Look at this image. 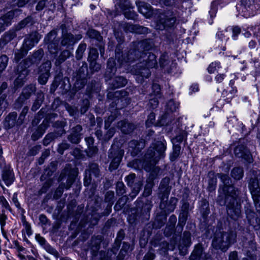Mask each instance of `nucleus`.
I'll return each mask as SVG.
<instances>
[{"instance_id": "obj_1", "label": "nucleus", "mask_w": 260, "mask_h": 260, "mask_svg": "<svg viewBox=\"0 0 260 260\" xmlns=\"http://www.w3.org/2000/svg\"><path fill=\"white\" fill-rule=\"evenodd\" d=\"M224 184L222 191L225 194V201L223 204L227 206V212L232 218L236 220L241 214V205L236 200V194L233 186L230 185L231 179L226 174H218Z\"/></svg>"}, {"instance_id": "obj_2", "label": "nucleus", "mask_w": 260, "mask_h": 260, "mask_svg": "<svg viewBox=\"0 0 260 260\" xmlns=\"http://www.w3.org/2000/svg\"><path fill=\"white\" fill-rule=\"evenodd\" d=\"M236 234L234 232H224L216 231L212 241V245L216 249L225 251L230 245L236 241Z\"/></svg>"}, {"instance_id": "obj_3", "label": "nucleus", "mask_w": 260, "mask_h": 260, "mask_svg": "<svg viewBox=\"0 0 260 260\" xmlns=\"http://www.w3.org/2000/svg\"><path fill=\"white\" fill-rule=\"evenodd\" d=\"M166 148L165 141H157L152 144L145 154L146 163L149 162L152 166L155 165L165 157Z\"/></svg>"}, {"instance_id": "obj_4", "label": "nucleus", "mask_w": 260, "mask_h": 260, "mask_svg": "<svg viewBox=\"0 0 260 260\" xmlns=\"http://www.w3.org/2000/svg\"><path fill=\"white\" fill-rule=\"evenodd\" d=\"M242 13L245 17L254 16L260 10V0H241Z\"/></svg>"}, {"instance_id": "obj_5", "label": "nucleus", "mask_w": 260, "mask_h": 260, "mask_svg": "<svg viewBox=\"0 0 260 260\" xmlns=\"http://www.w3.org/2000/svg\"><path fill=\"white\" fill-rule=\"evenodd\" d=\"M145 56L147 57V59L145 60V62L143 63L145 64V67L140 69L138 74L143 78H147L150 75L149 68H154L157 64V61L156 56L154 54L149 53L148 55L145 54Z\"/></svg>"}, {"instance_id": "obj_6", "label": "nucleus", "mask_w": 260, "mask_h": 260, "mask_svg": "<svg viewBox=\"0 0 260 260\" xmlns=\"http://www.w3.org/2000/svg\"><path fill=\"white\" fill-rule=\"evenodd\" d=\"M51 68V62L46 61L43 63L39 68V82L40 84L44 85L47 82L49 76V71Z\"/></svg>"}, {"instance_id": "obj_7", "label": "nucleus", "mask_w": 260, "mask_h": 260, "mask_svg": "<svg viewBox=\"0 0 260 260\" xmlns=\"http://www.w3.org/2000/svg\"><path fill=\"white\" fill-rule=\"evenodd\" d=\"M123 153V151L120 150H114L112 149L110 150L109 157L113 158L109 167L110 171L117 168L122 157Z\"/></svg>"}, {"instance_id": "obj_8", "label": "nucleus", "mask_w": 260, "mask_h": 260, "mask_svg": "<svg viewBox=\"0 0 260 260\" xmlns=\"http://www.w3.org/2000/svg\"><path fill=\"white\" fill-rule=\"evenodd\" d=\"M145 147L144 140H133L129 142L128 151L133 156L136 155Z\"/></svg>"}, {"instance_id": "obj_9", "label": "nucleus", "mask_w": 260, "mask_h": 260, "mask_svg": "<svg viewBox=\"0 0 260 260\" xmlns=\"http://www.w3.org/2000/svg\"><path fill=\"white\" fill-rule=\"evenodd\" d=\"M190 260H211V258L209 255L203 253L202 247L198 245L192 252Z\"/></svg>"}, {"instance_id": "obj_10", "label": "nucleus", "mask_w": 260, "mask_h": 260, "mask_svg": "<svg viewBox=\"0 0 260 260\" xmlns=\"http://www.w3.org/2000/svg\"><path fill=\"white\" fill-rule=\"evenodd\" d=\"M135 177V174H131L125 178L127 185L132 187V193L134 194L133 196H135L138 193L142 186V183L140 181L134 184Z\"/></svg>"}, {"instance_id": "obj_11", "label": "nucleus", "mask_w": 260, "mask_h": 260, "mask_svg": "<svg viewBox=\"0 0 260 260\" xmlns=\"http://www.w3.org/2000/svg\"><path fill=\"white\" fill-rule=\"evenodd\" d=\"M119 7L123 12L125 17L128 19H135L137 17V14L131 7L130 3L128 1H125L123 5L120 4Z\"/></svg>"}, {"instance_id": "obj_12", "label": "nucleus", "mask_w": 260, "mask_h": 260, "mask_svg": "<svg viewBox=\"0 0 260 260\" xmlns=\"http://www.w3.org/2000/svg\"><path fill=\"white\" fill-rule=\"evenodd\" d=\"M41 39V36L37 32L30 34L28 38L25 40L23 44V47L28 49H31L34 45L38 43Z\"/></svg>"}, {"instance_id": "obj_13", "label": "nucleus", "mask_w": 260, "mask_h": 260, "mask_svg": "<svg viewBox=\"0 0 260 260\" xmlns=\"http://www.w3.org/2000/svg\"><path fill=\"white\" fill-rule=\"evenodd\" d=\"M137 6L139 12L147 18H149L153 14V11L150 5L144 2H137Z\"/></svg>"}, {"instance_id": "obj_14", "label": "nucleus", "mask_w": 260, "mask_h": 260, "mask_svg": "<svg viewBox=\"0 0 260 260\" xmlns=\"http://www.w3.org/2000/svg\"><path fill=\"white\" fill-rule=\"evenodd\" d=\"M236 156L238 157H242L246 159H250L249 152L245 149L243 146L236 147L234 150Z\"/></svg>"}, {"instance_id": "obj_15", "label": "nucleus", "mask_w": 260, "mask_h": 260, "mask_svg": "<svg viewBox=\"0 0 260 260\" xmlns=\"http://www.w3.org/2000/svg\"><path fill=\"white\" fill-rule=\"evenodd\" d=\"M28 74V71L25 67L24 69L19 71L18 76L15 81V85L17 86H21L25 80L26 77Z\"/></svg>"}, {"instance_id": "obj_16", "label": "nucleus", "mask_w": 260, "mask_h": 260, "mask_svg": "<svg viewBox=\"0 0 260 260\" xmlns=\"http://www.w3.org/2000/svg\"><path fill=\"white\" fill-rule=\"evenodd\" d=\"M118 126L121 128L122 132L124 134L131 133L135 128L134 124L125 121H121L119 122L118 123Z\"/></svg>"}, {"instance_id": "obj_17", "label": "nucleus", "mask_w": 260, "mask_h": 260, "mask_svg": "<svg viewBox=\"0 0 260 260\" xmlns=\"http://www.w3.org/2000/svg\"><path fill=\"white\" fill-rule=\"evenodd\" d=\"M249 188L253 201L260 199V188L258 187L257 183L254 182L253 184L249 185Z\"/></svg>"}, {"instance_id": "obj_18", "label": "nucleus", "mask_w": 260, "mask_h": 260, "mask_svg": "<svg viewBox=\"0 0 260 260\" xmlns=\"http://www.w3.org/2000/svg\"><path fill=\"white\" fill-rule=\"evenodd\" d=\"M3 179L7 185H9L14 181V174L10 170H6L3 173Z\"/></svg>"}, {"instance_id": "obj_19", "label": "nucleus", "mask_w": 260, "mask_h": 260, "mask_svg": "<svg viewBox=\"0 0 260 260\" xmlns=\"http://www.w3.org/2000/svg\"><path fill=\"white\" fill-rule=\"evenodd\" d=\"M85 141L88 145V151L87 152L89 156H92L98 152V149L93 146V139L92 137H88L85 138Z\"/></svg>"}, {"instance_id": "obj_20", "label": "nucleus", "mask_w": 260, "mask_h": 260, "mask_svg": "<svg viewBox=\"0 0 260 260\" xmlns=\"http://www.w3.org/2000/svg\"><path fill=\"white\" fill-rule=\"evenodd\" d=\"M108 68L106 72V75L111 77L113 75L116 71V68L115 67V62L113 58L109 59L108 61Z\"/></svg>"}, {"instance_id": "obj_21", "label": "nucleus", "mask_w": 260, "mask_h": 260, "mask_svg": "<svg viewBox=\"0 0 260 260\" xmlns=\"http://www.w3.org/2000/svg\"><path fill=\"white\" fill-rule=\"evenodd\" d=\"M75 42L74 37L71 34H64L61 41V44L63 46L72 44Z\"/></svg>"}, {"instance_id": "obj_22", "label": "nucleus", "mask_w": 260, "mask_h": 260, "mask_svg": "<svg viewBox=\"0 0 260 260\" xmlns=\"http://www.w3.org/2000/svg\"><path fill=\"white\" fill-rule=\"evenodd\" d=\"M232 177L236 179L239 180L243 177V171L241 168H235L233 169L231 173Z\"/></svg>"}, {"instance_id": "obj_23", "label": "nucleus", "mask_w": 260, "mask_h": 260, "mask_svg": "<svg viewBox=\"0 0 260 260\" xmlns=\"http://www.w3.org/2000/svg\"><path fill=\"white\" fill-rule=\"evenodd\" d=\"M138 54V52L135 50H130L127 54L126 56L124 57V60L125 62L133 61L136 60V56Z\"/></svg>"}, {"instance_id": "obj_24", "label": "nucleus", "mask_w": 260, "mask_h": 260, "mask_svg": "<svg viewBox=\"0 0 260 260\" xmlns=\"http://www.w3.org/2000/svg\"><path fill=\"white\" fill-rule=\"evenodd\" d=\"M127 83L126 80L122 77H117L115 78L113 83L115 88H118L124 86Z\"/></svg>"}, {"instance_id": "obj_25", "label": "nucleus", "mask_w": 260, "mask_h": 260, "mask_svg": "<svg viewBox=\"0 0 260 260\" xmlns=\"http://www.w3.org/2000/svg\"><path fill=\"white\" fill-rule=\"evenodd\" d=\"M181 150V147L178 144H174L173 152L170 155V159L171 161L175 160L179 155Z\"/></svg>"}, {"instance_id": "obj_26", "label": "nucleus", "mask_w": 260, "mask_h": 260, "mask_svg": "<svg viewBox=\"0 0 260 260\" xmlns=\"http://www.w3.org/2000/svg\"><path fill=\"white\" fill-rule=\"evenodd\" d=\"M28 50L27 48L23 47L22 49L15 53L14 59L17 62L19 61L20 59L27 54Z\"/></svg>"}, {"instance_id": "obj_27", "label": "nucleus", "mask_w": 260, "mask_h": 260, "mask_svg": "<svg viewBox=\"0 0 260 260\" xmlns=\"http://www.w3.org/2000/svg\"><path fill=\"white\" fill-rule=\"evenodd\" d=\"M191 244V235L188 232H184L182 240V244L185 247L189 246Z\"/></svg>"}, {"instance_id": "obj_28", "label": "nucleus", "mask_w": 260, "mask_h": 260, "mask_svg": "<svg viewBox=\"0 0 260 260\" xmlns=\"http://www.w3.org/2000/svg\"><path fill=\"white\" fill-rule=\"evenodd\" d=\"M176 21V18L171 16L170 18H167L166 20H163L161 19L160 20V22L163 24L162 27L165 28V27H171L172 26Z\"/></svg>"}, {"instance_id": "obj_29", "label": "nucleus", "mask_w": 260, "mask_h": 260, "mask_svg": "<svg viewBox=\"0 0 260 260\" xmlns=\"http://www.w3.org/2000/svg\"><path fill=\"white\" fill-rule=\"evenodd\" d=\"M98 56L99 53L97 50L94 48L90 49L88 56V61L89 62L96 61V59L98 58Z\"/></svg>"}, {"instance_id": "obj_30", "label": "nucleus", "mask_w": 260, "mask_h": 260, "mask_svg": "<svg viewBox=\"0 0 260 260\" xmlns=\"http://www.w3.org/2000/svg\"><path fill=\"white\" fill-rule=\"evenodd\" d=\"M220 68V63L217 62H212L209 66L208 70L209 73H214Z\"/></svg>"}, {"instance_id": "obj_31", "label": "nucleus", "mask_w": 260, "mask_h": 260, "mask_svg": "<svg viewBox=\"0 0 260 260\" xmlns=\"http://www.w3.org/2000/svg\"><path fill=\"white\" fill-rule=\"evenodd\" d=\"M43 99V95L40 93L38 95V99L35 101L32 106V110L34 111L37 110L41 106Z\"/></svg>"}, {"instance_id": "obj_32", "label": "nucleus", "mask_w": 260, "mask_h": 260, "mask_svg": "<svg viewBox=\"0 0 260 260\" xmlns=\"http://www.w3.org/2000/svg\"><path fill=\"white\" fill-rule=\"evenodd\" d=\"M99 174V169L98 166L94 164H92L90 167L89 176L91 177L92 175L98 177Z\"/></svg>"}, {"instance_id": "obj_33", "label": "nucleus", "mask_w": 260, "mask_h": 260, "mask_svg": "<svg viewBox=\"0 0 260 260\" xmlns=\"http://www.w3.org/2000/svg\"><path fill=\"white\" fill-rule=\"evenodd\" d=\"M87 34L90 38H94L98 40H100L102 38L98 31L92 29H89L87 32Z\"/></svg>"}, {"instance_id": "obj_34", "label": "nucleus", "mask_w": 260, "mask_h": 260, "mask_svg": "<svg viewBox=\"0 0 260 260\" xmlns=\"http://www.w3.org/2000/svg\"><path fill=\"white\" fill-rule=\"evenodd\" d=\"M8 58L6 55H2L0 57V72L4 71L8 63Z\"/></svg>"}, {"instance_id": "obj_35", "label": "nucleus", "mask_w": 260, "mask_h": 260, "mask_svg": "<svg viewBox=\"0 0 260 260\" xmlns=\"http://www.w3.org/2000/svg\"><path fill=\"white\" fill-rule=\"evenodd\" d=\"M69 139L72 143L77 144L79 142L81 139V135L78 133L75 134L72 133Z\"/></svg>"}, {"instance_id": "obj_36", "label": "nucleus", "mask_w": 260, "mask_h": 260, "mask_svg": "<svg viewBox=\"0 0 260 260\" xmlns=\"http://www.w3.org/2000/svg\"><path fill=\"white\" fill-rule=\"evenodd\" d=\"M186 137V133L184 132H182L180 134L177 136L175 138H174L172 140V142L173 144H175L176 143H181L183 141V140L185 139Z\"/></svg>"}, {"instance_id": "obj_37", "label": "nucleus", "mask_w": 260, "mask_h": 260, "mask_svg": "<svg viewBox=\"0 0 260 260\" xmlns=\"http://www.w3.org/2000/svg\"><path fill=\"white\" fill-rule=\"evenodd\" d=\"M86 49V45L85 44H80L78 49L76 51V57L77 59H80L81 58L82 54Z\"/></svg>"}, {"instance_id": "obj_38", "label": "nucleus", "mask_w": 260, "mask_h": 260, "mask_svg": "<svg viewBox=\"0 0 260 260\" xmlns=\"http://www.w3.org/2000/svg\"><path fill=\"white\" fill-rule=\"evenodd\" d=\"M45 249L46 251H47L48 253H50L51 254L53 255L56 257H58L59 254L58 252L53 247H52L49 245H46L45 246Z\"/></svg>"}, {"instance_id": "obj_39", "label": "nucleus", "mask_w": 260, "mask_h": 260, "mask_svg": "<svg viewBox=\"0 0 260 260\" xmlns=\"http://www.w3.org/2000/svg\"><path fill=\"white\" fill-rule=\"evenodd\" d=\"M8 105V102L4 98H0V116L7 108Z\"/></svg>"}, {"instance_id": "obj_40", "label": "nucleus", "mask_w": 260, "mask_h": 260, "mask_svg": "<svg viewBox=\"0 0 260 260\" xmlns=\"http://www.w3.org/2000/svg\"><path fill=\"white\" fill-rule=\"evenodd\" d=\"M0 204L6 209L10 211L11 210L9 203L4 196H0Z\"/></svg>"}, {"instance_id": "obj_41", "label": "nucleus", "mask_w": 260, "mask_h": 260, "mask_svg": "<svg viewBox=\"0 0 260 260\" xmlns=\"http://www.w3.org/2000/svg\"><path fill=\"white\" fill-rule=\"evenodd\" d=\"M71 52L69 50L62 51L59 56V61L60 62L64 61L67 58L69 57Z\"/></svg>"}, {"instance_id": "obj_42", "label": "nucleus", "mask_w": 260, "mask_h": 260, "mask_svg": "<svg viewBox=\"0 0 260 260\" xmlns=\"http://www.w3.org/2000/svg\"><path fill=\"white\" fill-rule=\"evenodd\" d=\"M7 219V217L4 213V211H2V213L0 214V224L1 226V230H3V228L6 224V220Z\"/></svg>"}, {"instance_id": "obj_43", "label": "nucleus", "mask_w": 260, "mask_h": 260, "mask_svg": "<svg viewBox=\"0 0 260 260\" xmlns=\"http://www.w3.org/2000/svg\"><path fill=\"white\" fill-rule=\"evenodd\" d=\"M89 68L93 71H98L101 69V65L97 63L96 61L90 62Z\"/></svg>"}, {"instance_id": "obj_44", "label": "nucleus", "mask_w": 260, "mask_h": 260, "mask_svg": "<svg viewBox=\"0 0 260 260\" xmlns=\"http://www.w3.org/2000/svg\"><path fill=\"white\" fill-rule=\"evenodd\" d=\"M155 119V114L153 113H151L148 117V119L146 122L147 126H150L154 122Z\"/></svg>"}, {"instance_id": "obj_45", "label": "nucleus", "mask_w": 260, "mask_h": 260, "mask_svg": "<svg viewBox=\"0 0 260 260\" xmlns=\"http://www.w3.org/2000/svg\"><path fill=\"white\" fill-rule=\"evenodd\" d=\"M158 97L156 96L150 100L149 104L152 109H154L157 106L158 104Z\"/></svg>"}, {"instance_id": "obj_46", "label": "nucleus", "mask_w": 260, "mask_h": 260, "mask_svg": "<svg viewBox=\"0 0 260 260\" xmlns=\"http://www.w3.org/2000/svg\"><path fill=\"white\" fill-rule=\"evenodd\" d=\"M48 49L52 54H55L57 52V47L54 43H49L48 45Z\"/></svg>"}, {"instance_id": "obj_47", "label": "nucleus", "mask_w": 260, "mask_h": 260, "mask_svg": "<svg viewBox=\"0 0 260 260\" xmlns=\"http://www.w3.org/2000/svg\"><path fill=\"white\" fill-rule=\"evenodd\" d=\"M178 104L175 103L173 101H170L168 104V107L170 108L171 111H176L178 107Z\"/></svg>"}, {"instance_id": "obj_48", "label": "nucleus", "mask_w": 260, "mask_h": 260, "mask_svg": "<svg viewBox=\"0 0 260 260\" xmlns=\"http://www.w3.org/2000/svg\"><path fill=\"white\" fill-rule=\"evenodd\" d=\"M14 245L15 246V248L17 249V251L18 253H21V252H24L25 251V249L22 246H20L17 241H15L14 242Z\"/></svg>"}, {"instance_id": "obj_49", "label": "nucleus", "mask_w": 260, "mask_h": 260, "mask_svg": "<svg viewBox=\"0 0 260 260\" xmlns=\"http://www.w3.org/2000/svg\"><path fill=\"white\" fill-rule=\"evenodd\" d=\"M69 145L68 144L62 143L59 145L58 149V151L60 154H62L63 150L68 149L69 148Z\"/></svg>"}, {"instance_id": "obj_50", "label": "nucleus", "mask_w": 260, "mask_h": 260, "mask_svg": "<svg viewBox=\"0 0 260 260\" xmlns=\"http://www.w3.org/2000/svg\"><path fill=\"white\" fill-rule=\"evenodd\" d=\"M152 89L154 90L155 96H159L160 92V86L157 84H153L152 86Z\"/></svg>"}, {"instance_id": "obj_51", "label": "nucleus", "mask_w": 260, "mask_h": 260, "mask_svg": "<svg viewBox=\"0 0 260 260\" xmlns=\"http://www.w3.org/2000/svg\"><path fill=\"white\" fill-rule=\"evenodd\" d=\"M124 184L122 182H118L117 184V191L119 193L123 194L124 192L123 189Z\"/></svg>"}, {"instance_id": "obj_52", "label": "nucleus", "mask_w": 260, "mask_h": 260, "mask_svg": "<svg viewBox=\"0 0 260 260\" xmlns=\"http://www.w3.org/2000/svg\"><path fill=\"white\" fill-rule=\"evenodd\" d=\"M151 184H147L145 187V189H144V194L145 196H148L149 195H150L151 194Z\"/></svg>"}, {"instance_id": "obj_53", "label": "nucleus", "mask_w": 260, "mask_h": 260, "mask_svg": "<svg viewBox=\"0 0 260 260\" xmlns=\"http://www.w3.org/2000/svg\"><path fill=\"white\" fill-rule=\"evenodd\" d=\"M12 200L16 207L20 208V205L18 202L17 199V194L16 193H14L13 194Z\"/></svg>"}, {"instance_id": "obj_54", "label": "nucleus", "mask_w": 260, "mask_h": 260, "mask_svg": "<svg viewBox=\"0 0 260 260\" xmlns=\"http://www.w3.org/2000/svg\"><path fill=\"white\" fill-rule=\"evenodd\" d=\"M186 219V213L184 212L179 216V223H181V225H183L185 224Z\"/></svg>"}, {"instance_id": "obj_55", "label": "nucleus", "mask_w": 260, "mask_h": 260, "mask_svg": "<svg viewBox=\"0 0 260 260\" xmlns=\"http://www.w3.org/2000/svg\"><path fill=\"white\" fill-rule=\"evenodd\" d=\"M155 255L153 253L148 252L145 254L143 260H153L154 258Z\"/></svg>"}, {"instance_id": "obj_56", "label": "nucleus", "mask_w": 260, "mask_h": 260, "mask_svg": "<svg viewBox=\"0 0 260 260\" xmlns=\"http://www.w3.org/2000/svg\"><path fill=\"white\" fill-rule=\"evenodd\" d=\"M46 2L45 1H40L36 6V9L39 11L42 10L44 8Z\"/></svg>"}, {"instance_id": "obj_57", "label": "nucleus", "mask_w": 260, "mask_h": 260, "mask_svg": "<svg viewBox=\"0 0 260 260\" xmlns=\"http://www.w3.org/2000/svg\"><path fill=\"white\" fill-rule=\"evenodd\" d=\"M115 131L114 128H110L105 135V140L110 139L114 135Z\"/></svg>"}, {"instance_id": "obj_58", "label": "nucleus", "mask_w": 260, "mask_h": 260, "mask_svg": "<svg viewBox=\"0 0 260 260\" xmlns=\"http://www.w3.org/2000/svg\"><path fill=\"white\" fill-rule=\"evenodd\" d=\"M241 29L238 26H235L233 28V37L236 39V37L240 33Z\"/></svg>"}, {"instance_id": "obj_59", "label": "nucleus", "mask_w": 260, "mask_h": 260, "mask_svg": "<svg viewBox=\"0 0 260 260\" xmlns=\"http://www.w3.org/2000/svg\"><path fill=\"white\" fill-rule=\"evenodd\" d=\"M16 35L15 31L10 32L6 35L5 37L8 40H11L16 37Z\"/></svg>"}, {"instance_id": "obj_60", "label": "nucleus", "mask_w": 260, "mask_h": 260, "mask_svg": "<svg viewBox=\"0 0 260 260\" xmlns=\"http://www.w3.org/2000/svg\"><path fill=\"white\" fill-rule=\"evenodd\" d=\"M224 77L225 75L224 74H218L216 76L215 79L217 82L220 83L223 80Z\"/></svg>"}, {"instance_id": "obj_61", "label": "nucleus", "mask_w": 260, "mask_h": 260, "mask_svg": "<svg viewBox=\"0 0 260 260\" xmlns=\"http://www.w3.org/2000/svg\"><path fill=\"white\" fill-rule=\"evenodd\" d=\"M82 131V127L81 126L78 125L74 127L72 129V132L75 134H80V132Z\"/></svg>"}, {"instance_id": "obj_62", "label": "nucleus", "mask_w": 260, "mask_h": 260, "mask_svg": "<svg viewBox=\"0 0 260 260\" xmlns=\"http://www.w3.org/2000/svg\"><path fill=\"white\" fill-rule=\"evenodd\" d=\"M114 197V192L112 191H109L106 193V200L107 201H110L111 199Z\"/></svg>"}, {"instance_id": "obj_63", "label": "nucleus", "mask_w": 260, "mask_h": 260, "mask_svg": "<svg viewBox=\"0 0 260 260\" xmlns=\"http://www.w3.org/2000/svg\"><path fill=\"white\" fill-rule=\"evenodd\" d=\"M36 238L41 245L45 244L46 241L44 238L41 237L40 235H37Z\"/></svg>"}, {"instance_id": "obj_64", "label": "nucleus", "mask_w": 260, "mask_h": 260, "mask_svg": "<svg viewBox=\"0 0 260 260\" xmlns=\"http://www.w3.org/2000/svg\"><path fill=\"white\" fill-rule=\"evenodd\" d=\"M229 260H238L237 253L236 252H232L230 253Z\"/></svg>"}]
</instances>
